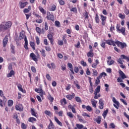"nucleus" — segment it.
Instances as JSON below:
<instances>
[{
  "instance_id": "nucleus-1",
  "label": "nucleus",
  "mask_w": 129,
  "mask_h": 129,
  "mask_svg": "<svg viewBox=\"0 0 129 129\" xmlns=\"http://www.w3.org/2000/svg\"><path fill=\"white\" fill-rule=\"evenodd\" d=\"M13 26V22L12 21L3 22L0 24V32H4L7 31L9 29H11Z\"/></svg>"
},
{
  "instance_id": "nucleus-2",
  "label": "nucleus",
  "mask_w": 129,
  "mask_h": 129,
  "mask_svg": "<svg viewBox=\"0 0 129 129\" xmlns=\"http://www.w3.org/2000/svg\"><path fill=\"white\" fill-rule=\"evenodd\" d=\"M106 44H107V45H109L110 46H113V47H116V45H115V41L114 42L113 40L110 39H103V40H101L100 46L103 49H105V47H106L105 46Z\"/></svg>"
},
{
  "instance_id": "nucleus-3",
  "label": "nucleus",
  "mask_w": 129,
  "mask_h": 129,
  "mask_svg": "<svg viewBox=\"0 0 129 129\" xmlns=\"http://www.w3.org/2000/svg\"><path fill=\"white\" fill-rule=\"evenodd\" d=\"M23 39H24L25 41L24 47L25 50H29V47L28 46L29 43H28V39H27V36H26V35H25V33H24V32H21L19 35V39L16 38L15 39V40L16 42H19L20 40H23Z\"/></svg>"
},
{
  "instance_id": "nucleus-4",
  "label": "nucleus",
  "mask_w": 129,
  "mask_h": 129,
  "mask_svg": "<svg viewBox=\"0 0 129 129\" xmlns=\"http://www.w3.org/2000/svg\"><path fill=\"white\" fill-rule=\"evenodd\" d=\"M124 59V60H126L127 62H129V57L125 56L124 54H122L120 55V57L117 59V63L120 64V67L122 69H124L125 68V66L123 65V63L122 62H124V60H122Z\"/></svg>"
},
{
  "instance_id": "nucleus-5",
  "label": "nucleus",
  "mask_w": 129,
  "mask_h": 129,
  "mask_svg": "<svg viewBox=\"0 0 129 129\" xmlns=\"http://www.w3.org/2000/svg\"><path fill=\"white\" fill-rule=\"evenodd\" d=\"M116 29L117 33H121L123 36H125V28L121 27L120 28V24H117Z\"/></svg>"
},
{
  "instance_id": "nucleus-6",
  "label": "nucleus",
  "mask_w": 129,
  "mask_h": 129,
  "mask_svg": "<svg viewBox=\"0 0 129 129\" xmlns=\"http://www.w3.org/2000/svg\"><path fill=\"white\" fill-rule=\"evenodd\" d=\"M100 92V86H98L94 92V94L95 95L94 97V99H98V98L100 97L101 96L100 94H99L98 95H97V93H99Z\"/></svg>"
},
{
  "instance_id": "nucleus-7",
  "label": "nucleus",
  "mask_w": 129,
  "mask_h": 129,
  "mask_svg": "<svg viewBox=\"0 0 129 129\" xmlns=\"http://www.w3.org/2000/svg\"><path fill=\"white\" fill-rule=\"evenodd\" d=\"M115 44L117 45V47L121 49H124V48H126L127 47V45L125 42H121L118 40H116L115 41Z\"/></svg>"
},
{
  "instance_id": "nucleus-8",
  "label": "nucleus",
  "mask_w": 129,
  "mask_h": 129,
  "mask_svg": "<svg viewBox=\"0 0 129 129\" xmlns=\"http://www.w3.org/2000/svg\"><path fill=\"white\" fill-rule=\"evenodd\" d=\"M46 18L48 21H51L52 22L55 21V18L54 17V15L51 14L49 12H47Z\"/></svg>"
},
{
  "instance_id": "nucleus-9",
  "label": "nucleus",
  "mask_w": 129,
  "mask_h": 129,
  "mask_svg": "<svg viewBox=\"0 0 129 129\" xmlns=\"http://www.w3.org/2000/svg\"><path fill=\"white\" fill-rule=\"evenodd\" d=\"M89 82L90 83V86L89 87V91L91 94L93 93V87L92 86V82L91 81L92 78L90 77H88Z\"/></svg>"
},
{
  "instance_id": "nucleus-10",
  "label": "nucleus",
  "mask_w": 129,
  "mask_h": 129,
  "mask_svg": "<svg viewBox=\"0 0 129 129\" xmlns=\"http://www.w3.org/2000/svg\"><path fill=\"white\" fill-rule=\"evenodd\" d=\"M35 92H37V93H40V96L42 97H43V95H45L46 93H45V91L43 90L42 89H35Z\"/></svg>"
},
{
  "instance_id": "nucleus-11",
  "label": "nucleus",
  "mask_w": 129,
  "mask_h": 129,
  "mask_svg": "<svg viewBox=\"0 0 129 129\" xmlns=\"http://www.w3.org/2000/svg\"><path fill=\"white\" fill-rule=\"evenodd\" d=\"M8 42H9V38L8 35H6L3 40V45L4 48H6V47H7V45H8Z\"/></svg>"
},
{
  "instance_id": "nucleus-12",
  "label": "nucleus",
  "mask_w": 129,
  "mask_h": 129,
  "mask_svg": "<svg viewBox=\"0 0 129 129\" xmlns=\"http://www.w3.org/2000/svg\"><path fill=\"white\" fill-rule=\"evenodd\" d=\"M112 101L114 103H115L113 104V106H114V107L116 108V109H118V107H119V102L116 101V99L114 97H113Z\"/></svg>"
},
{
  "instance_id": "nucleus-13",
  "label": "nucleus",
  "mask_w": 129,
  "mask_h": 129,
  "mask_svg": "<svg viewBox=\"0 0 129 129\" xmlns=\"http://www.w3.org/2000/svg\"><path fill=\"white\" fill-rule=\"evenodd\" d=\"M101 17L102 26H105V23H106V17L103 15H100Z\"/></svg>"
},
{
  "instance_id": "nucleus-14",
  "label": "nucleus",
  "mask_w": 129,
  "mask_h": 129,
  "mask_svg": "<svg viewBox=\"0 0 129 129\" xmlns=\"http://www.w3.org/2000/svg\"><path fill=\"white\" fill-rule=\"evenodd\" d=\"M31 113L33 116H34L36 118H38L39 115L38 114L37 112H36V111H35V109L34 108L31 109Z\"/></svg>"
},
{
  "instance_id": "nucleus-15",
  "label": "nucleus",
  "mask_w": 129,
  "mask_h": 129,
  "mask_svg": "<svg viewBox=\"0 0 129 129\" xmlns=\"http://www.w3.org/2000/svg\"><path fill=\"white\" fill-rule=\"evenodd\" d=\"M15 108L16 110H19V111H23V110H24L23 105L21 104H18V105H16Z\"/></svg>"
},
{
  "instance_id": "nucleus-16",
  "label": "nucleus",
  "mask_w": 129,
  "mask_h": 129,
  "mask_svg": "<svg viewBox=\"0 0 129 129\" xmlns=\"http://www.w3.org/2000/svg\"><path fill=\"white\" fill-rule=\"evenodd\" d=\"M30 58H32V60L33 61H35V62H38V58H37V55L35 54L34 53H31L30 54Z\"/></svg>"
},
{
  "instance_id": "nucleus-17",
  "label": "nucleus",
  "mask_w": 129,
  "mask_h": 129,
  "mask_svg": "<svg viewBox=\"0 0 129 129\" xmlns=\"http://www.w3.org/2000/svg\"><path fill=\"white\" fill-rule=\"evenodd\" d=\"M119 74L120 77H121L122 80H123V79H125V78H126V76H125V74H124V73L122 72L121 70L119 71Z\"/></svg>"
},
{
  "instance_id": "nucleus-18",
  "label": "nucleus",
  "mask_w": 129,
  "mask_h": 129,
  "mask_svg": "<svg viewBox=\"0 0 129 129\" xmlns=\"http://www.w3.org/2000/svg\"><path fill=\"white\" fill-rule=\"evenodd\" d=\"M67 99L69 100H72L74 97H75V93H72L71 94H69L66 96Z\"/></svg>"
},
{
  "instance_id": "nucleus-19",
  "label": "nucleus",
  "mask_w": 129,
  "mask_h": 129,
  "mask_svg": "<svg viewBox=\"0 0 129 129\" xmlns=\"http://www.w3.org/2000/svg\"><path fill=\"white\" fill-rule=\"evenodd\" d=\"M99 108L100 109H102L104 107V103H103V100L102 99H100L99 100Z\"/></svg>"
},
{
  "instance_id": "nucleus-20",
  "label": "nucleus",
  "mask_w": 129,
  "mask_h": 129,
  "mask_svg": "<svg viewBox=\"0 0 129 129\" xmlns=\"http://www.w3.org/2000/svg\"><path fill=\"white\" fill-rule=\"evenodd\" d=\"M15 71L13 70H11L10 72L8 73L7 75V77L8 78H10V77H12V76H15Z\"/></svg>"
},
{
  "instance_id": "nucleus-21",
  "label": "nucleus",
  "mask_w": 129,
  "mask_h": 129,
  "mask_svg": "<svg viewBox=\"0 0 129 129\" xmlns=\"http://www.w3.org/2000/svg\"><path fill=\"white\" fill-rule=\"evenodd\" d=\"M28 121L29 122H31L32 123H34V122H36L37 121V119L34 117H30L28 118Z\"/></svg>"
},
{
  "instance_id": "nucleus-22",
  "label": "nucleus",
  "mask_w": 129,
  "mask_h": 129,
  "mask_svg": "<svg viewBox=\"0 0 129 129\" xmlns=\"http://www.w3.org/2000/svg\"><path fill=\"white\" fill-rule=\"evenodd\" d=\"M50 123L48 126V129H55V127H54V124H53V122H52V120L51 119L49 120Z\"/></svg>"
},
{
  "instance_id": "nucleus-23",
  "label": "nucleus",
  "mask_w": 129,
  "mask_h": 129,
  "mask_svg": "<svg viewBox=\"0 0 129 129\" xmlns=\"http://www.w3.org/2000/svg\"><path fill=\"white\" fill-rule=\"evenodd\" d=\"M94 54L93 53V50H90L87 53V57H91V58L93 57Z\"/></svg>"
},
{
  "instance_id": "nucleus-24",
  "label": "nucleus",
  "mask_w": 129,
  "mask_h": 129,
  "mask_svg": "<svg viewBox=\"0 0 129 129\" xmlns=\"http://www.w3.org/2000/svg\"><path fill=\"white\" fill-rule=\"evenodd\" d=\"M28 5V2H21L20 3V9H24V8H25V7H26V6H27Z\"/></svg>"
},
{
  "instance_id": "nucleus-25",
  "label": "nucleus",
  "mask_w": 129,
  "mask_h": 129,
  "mask_svg": "<svg viewBox=\"0 0 129 129\" xmlns=\"http://www.w3.org/2000/svg\"><path fill=\"white\" fill-rule=\"evenodd\" d=\"M83 15L84 17V20H88V21L89 20V16H88V12L87 11H85Z\"/></svg>"
},
{
  "instance_id": "nucleus-26",
  "label": "nucleus",
  "mask_w": 129,
  "mask_h": 129,
  "mask_svg": "<svg viewBox=\"0 0 129 129\" xmlns=\"http://www.w3.org/2000/svg\"><path fill=\"white\" fill-rule=\"evenodd\" d=\"M17 87L20 91H21V92H23V93H26V90H24V89H23V86L22 85L18 84Z\"/></svg>"
},
{
  "instance_id": "nucleus-27",
  "label": "nucleus",
  "mask_w": 129,
  "mask_h": 129,
  "mask_svg": "<svg viewBox=\"0 0 129 129\" xmlns=\"http://www.w3.org/2000/svg\"><path fill=\"white\" fill-rule=\"evenodd\" d=\"M68 108L71 109L73 113H76V110H75V108L74 107V106H72V105H69Z\"/></svg>"
},
{
  "instance_id": "nucleus-28",
  "label": "nucleus",
  "mask_w": 129,
  "mask_h": 129,
  "mask_svg": "<svg viewBox=\"0 0 129 129\" xmlns=\"http://www.w3.org/2000/svg\"><path fill=\"white\" fill-rule=\"evenodd\" d=\"M95 21L96 24H99L100 22V19H99V16L98 14H96L95 15Z\"/></svg>"
},
{
  "instance_id": "nucleus-29",
  "label": "nucleus",
  "mask_w": 129,
  "mask_h": 129,
  "mask_svg": "<svg viewBox=\"0 0 129 129\" xmlns=\"http://www.w3.org/2000/svg\"><path fill=\"white\" fill-rule=\"evenodd\" d=\"M38 9L40 12L42 13V15H46V14H47L46 10H45V9L43 8L42 7H39Z\"/></svg>"
},
{
  "instance_id": "nucleus-30",
  "label": "nucleus",
  "mask_w": 129,
  "mask_h": 129,
  "mask_svg": "<svg viewBox=\"0 0 129 129\" xmlns=\"http://www.w3.org/2000/svg\"><path fill=\"white\" fill-rule=\"evenodd\" d=\"M91 102L92 103V105H93V107L96 108V104L97 103V101H96L94 99L91 100Z\"/></svg>"
},
{
  "instance_id": "nucleus-31",
  "label": "nucleus",
  "mask_w": 129,
  "mask_h": 129,
  "mask_svg": "<svg viewBox=\"0 0 129 129\" xmlns=\"http://www.w3.org/2000/svg\"><path fill=\"white\" fill-rule=\"evenodd\" d=\"M31 6H28V9L25 8L24 9L23 12L24 13V14H27L28 13H29V12H30V11H31Z\"/></svg>"
},
{
  "instance_id": "nucleus-32",
  "label": "nucleus",
  "mask_w": 129,
  "mask_h": 129,
  "mask_svg": "<svg viewBox=\"0 0 129 129\" xmlns=\"http://www.w3.org/2000/svg\"><path fill=\"white\" fill-rule=\"evenodd\" d=\"M47 98L48 100H49L50 102H51V103H53V101H54V98L50 94H48Z\"/></svg>"
},
{
  "instance_id": "nucleus-33",
  "label": "nucleus",
  "mask_w": 129,
  "mask_h": 129,
  "mask_svg": "<svg viewBox=\"0 0 129 129\" xmlns=\"http://www.w3.org/2000/svg\"><path fill=\"white\" fill-rule=\"evenodd\" d=\"M54 120L55 121L59 124V125H60V126H62V122H61V121H60L59 120V119H58V118H57V117L54 116Z\"/></svg>"
},
{
  "instance_id": "nucleus-34",
  "label": "nucleus",
  "mask_w": 129,
  "mask_h": 129,
  "mask_svg": "<svg viewBox=\"0 0 129 129\" xmlns=\"http://www.w3.org/2000/svg\"><path fill=\"white\" fill-rule=\"evenodd\" d=\"M14 104V101L13 100H9L8 101V106H13Z\"/></svg>"
},
{
  "instance_id": "nucleus-35",
  "label": "nucleus",
  "mask_w": 129,
  "mask_h": 129,
  "mask_svg": "<svg viewBox=\"0 0 129 129\" xmlns=\"http://www.w3.org/2000/svg\"><path fill=\"white\" fill-rule=\"evenodd\" d=\"M66 38H67V34H64L62 36V41H63L64 44H67V39H66Z\"/></svg>"
},
{
  "instance_id": "nucleus-36",
  "label": "nucleus",
  "mask_w": 129,
  "mask_h": 129,
  "mask_svg": "<svg viewBox=\"0 0 129 129\" xmlns=\"http://www.w3.org/2000/svg\"><path fill=\"white\" fill-rule=\"evenodd\" d=\"M30 46L31 47V48L33 49V50H36V48L35 47V43L33 42V41L30 42Z\"/></svg>"
},
{
  "instance_id": "nucleus-37",
  "label": "nucleus",
  "mask_w": 129,
  "mask_h": 129,
  "mask_svg": "<svg viewBox=\"0 0 129 129\" xmlns=\"http://www.w3.org/2000/svg\"><path fill=\"white\" fill-rule=\"evenodd\" d=\"M43 22V19H42V17H39L36 20V23H38V24H41Z\"/></svg>"
},
{
  "instance_id": "nucleus-38",
  "label": "nucleus",
  "mask_w": 129,
  "mask_h": 129,
  "mask_svg": "<svg viewBox=\"0 0 129 129\" xmlns=\"http://www.w3.org/2000/svg\"><path fill=\"white\" fill-rule=\"evenodd\" d=\"M107 113H108V109H107L106 110L104 111L102 115L104 118L106 117V115H107Z\"/></svg>"
},
{
  "instance_id": "nucleus-39",
  "label": "nucleus",
  "mask_w": 129,
  "mask_h": 129,
  "mask_svg": "<svg viewBox=\"0 0 129 129\" xmlns=\"http://www.w3.org/2000/svg\"><path fill=\"white\" fill-rule=\"evenodd\" d=\"M96 122L98 124H100V123L101 122V116H98V117L96 118Z\"/></svg>"
},
{
  "instance_id": "nucleus-40",
  "label": "nucleus",
  "mask_w": 129,
  "mask_h": 129,
  "mask_svg": "<svg viewBox=\"0 0 129 129\" xmlns=\"http://www.w3.org/2000/svg\"><path fill=\"white\" fill-rule=\"evenodd\" d=\"M46 51H45V49H42L41 50H40V53L41 54V55L42 57H46Z\"/></svg>"
},
{
  "instance_id": "nucleus-41",
  "label": "nucleus",
  "mask_w": 129,
  "mask_h": 129,
  "mask_svg": "<svg viewBox=\"0 0 129 129\" xmlns=\"http://www.w3.org/2000/svg\"><path fill=\"white\" fill-rule=\"evenodd\" d=\"M44 113L45 114H46V115H48V116H50V115H52V113L51 112V111L49 110L44 111Z\"/></svg>"
},
{
  "instance_id": "nucleus-42",
  "label": "nucleus",
  "mask_w": 129,
  "mask_h": 129,
  "mask_svg": "<svg viewBox=\"0 0 129 129\" xmlns=\"http://www.w3.org/2000/svg\"><path fill=\"white\" fill-rule=\"evenodd\" d=\"M60 102H61L62 105H63H63H66V104H67V101H66V99H65V98H63L60 101Z\"/></svg>"
},
{
  "instance_id": "nucleus-43",
  "label": "nucleus",
  "mask_w": 129,
  "mask_h": 129,
  "mask_svg": "<svg viewBox=\"0 0 129 129\" xmlns=\"http://www.w3.org/2000/svg\"><path fill=\"white\" fill-rule=\"evenodd\" d=\"M48 29H49V27L48 26V22H45L44 23V30L45 31H48Z\"/></svg>"
},
{
  "instance_id": "nucleus-44",
  "label": "nucleus",
  "mask_w": 129,
  "mask_h": 129,
  "mask_svg": "<svg viewBox=\"0 0 129 129\" xmlns=\"http://www.w3.org/2000/svg\"><path fill=\"white\" fill-rule=\"evenodd\" d=\"M56 5H53L51 6V8L50 11V12H54V11H56Z\"/></svg>"
},
{
  "instance_id": "nucleus-45",
  "label": "nucleus",
  "mask_w": 129,
  "mask_h": 129,
  "mask_svg": "<svg viewBox=\"0 0 129 129\" xmlns=\"http://www.w3.org/2000/svg\"><path fill=\"white\" fill-rule=\"evenodd\" d=\"M68 116H69L71 118H73L74 117V115L71 112H69L67 113Z\"/></svg>"
},
{
  "instance_id": "nucleus-46",
  "label": "nucleus",
  "mask_w": 129,
  "mask_h": 129,
  "mask_svg": "<svg viewBox=\"0 0 129 129\" xmlns=\"http://www.w3.org/2000/svg\"><path fill=\"white\" fill-rule=\"evenodd\" d=\"M28 127V125L25 124V123H21V128L22 129H26Z\"/></svg>"
},
{
  "instance_id": "nucleus-47",
  "label": "nucleus",
  "mask_w": 129,
  "mask_h": 129,
  "mask_svg": "<svg viewBox=\"0 0 129 129\" xmlns=\"http://www.w3.org/2000/svg\"><path fill=\"white\" fill-rule=\"evenodd\" d=\"M118 17L120 18V19H121V20H123V19H125V15H122L121 13H119L118 14Z\"/></svg>"
},
{
  "instance_id": "nucleus-48",
  "label": "nucleus",
  "mask_w": 129,
  "mask_h": 129,
  "mask_svg": "<svg viewBox=\"0 0 129 129\" xmlns=\"http://www.w3.org/2000/svg\"><path fill=\"white\" fill-rule=\"evenodd\" d=\"M47 38L49 40H53V35H52L51 33L48 34L47 35Z\"/></svg>"
},
{
  "instance_id": "nucleus-49",
  "label": "nucleus",
  "mask_w": 129,
  "mask_h": 129,
  "mask_svg": "<svg viewBox=\"0 0 129 129\" xmlns=\"http://www.w3.org/2000/svg\"><path fill=\"white\" fill-rule=\"evenodd\" d=\"M75 99H76V101L77 102H79L80 103L82 102V101L81 100V99L80 98V97H75Z\"/></svg>"
},
{
  "instance_id": "nucleus-50",
  "label": "nucleus",
  "mask_w": 129,
  "mask_h": 129,
  "mask_svg": "<svg viewBox=\"0 0 129 129\" xmlns=\"http://www.w3.org/2000/svg\"><path fill=\"white\" fill-rule=\"evenodd\" d=\"M31 71L33 72V73H36L37 72V69L34 66H31Z\"/></svg>"
},
{
  "instance_id": "nucleus-51",
  "label": "nucleus",
  "mask_w": 129,
  "mask_h": 129,
  "mask_svg": "<svg viewBox=\"0 0 129 129\" xmlns=\"http://www.w3.org/2000/svg\"><path fill=\"white\" fill-rule=\"evenodd\" d=\"M70 11L73 13H77V8L76 7L70 9Z\"/></svg>"
},
{
  "instance_id": "nucleus-52",
  "label": "nucleus",
  "mask_w": 129,
  "mask_h": 129,
  "mask_svg": "<svg viewBox=\"0 0 129 129\" xmlns=\"http://www.w3.org/2000/svg\"><path fill=\"white\" fill-rule=\"evenodd\" d=\"M100 84V79H98V78H96V81H95V84L96 85H98V84Z\"/></svg>"
},
{
  "instance_id": "nucleus-53",
  "label": "nucleus",
  "mask_w": 129,
  "mask_h": 129,
  "mask_svg": "<svg viewBox=\"0 0 129 129\" xmlns=\"http://www.w3.org/2000/svg\"><path fill=\"white\" fill-rule=\"evenodd\" d=\"M77 117H78V119H79V121H80V122H83V119H82V116H81L79 115H78Z\"/></svg>"
},
{
  "instance_id": "nucleus-54",
  "label": "nucleus",
  "mask_w": 129,
  "mask_h": 129,
  "mask_svg": "<svg viewBox=\"0 0 129 129\" xmlns=\"http://www.w3.org/2000/svg\"><path fill=\"white\" fill-rule=\"evenodd\" d=\"M81 64L84 66V67H86V66H87V63L86 62L84 61V60H82L81 61Z\"/></svg>"
},
{
  "instance_id": "nucleus-55",
  "label": "nucleus",
  "mask_w": 129,
  "mask_h": 129,
  "mask_svg": "<svg viewBox=\"0 0 129 129\" xmlns=\"http://www.w3.org/2000/svg\"><path fill=\"white\" fill-rule=\"evenodd\" d=\"M35 39H36L37 45H40V38H39V37L36 36L35 37Z\"/></svg>"
},
{
  "instance_id": "nucleus-56",
  "label": "nucleus",
  "mask_w": 129,
  "mask_h": 129,
  "mask_svg": "<svg viewBox=\"0 0 129 129\" xmlns=\"http://www.w3.org/2000/svg\"><path fill=\"white\" fill-rule=\"evenodd\" d=\"M124 13L125 15H128L129 14V10L127 9L126 7H125V10H124Z\"/></svg>"
},
{
  "instance_id": "nucleus-57",
  "label": "nucleus",
  "mask_w": 129,
  "mask_h": 129,
  "mask_svg": "<svg viewBox=\"0 0 129 129\" xmlns=\"http://www.w3.org/2000/svg\"><path fill=\"white\" fill-rule=\"evenodd\" d=\"M97 74H98L97 71L96 70H93V75L94 76H97Z\"/></svg>"
},
{
  "instance_id": "nucleus-58",
  "label": "nucleus",
  "mask_w": 129,
  "mask_h": 129,
  "mask_svg": "<svg viewBox=\"0 0 129 129\" xmlns=\"http://www.w3.org/2000/svg\"><path fill=\"white\" fill-rule=\"evenodd\" d=\"M36 31L38 34H41V28L39 27H36Z\"/></svg>"
},
{
  "instance_id": "nucleus-59",
  "label": "nucleus",
  "mask_w": 129,
  "mask_h": 129,
  "mask_svg": "<svg viewBox=\"0 0 129 129\" xmlns=\"http://www.w3.org/2000/svg\"><path fill=\"white\" fill-rule=\"evenodd\" d=\"M55 25L56 26V27H57L58 28H60V22L58 21H55Z\"/></svg>"
},
{
  "instance_id": "nucleus-60",
  "label": "nucleus",
  "mask_w": 129,
  "mask_h": 129,
  "mask_svg": "<svg viewBox=\"0 0 129 129\" xmlns=\"http://www.w3.org/2000/svg\"><path fill=\"white\" fill-rule=\"evenodd\" d=\"M57 44L58 45H59V46H63V40H58V42H57Z\"/></svg>"
},
{
  "instance_id": "nucleus-61",
  "label": "nucleus",
  "mask_w": 129,
  "mask_h": 129,
  "mask_svg": "<svg viewBox=\"0 0 129 129\" xmlns=\"http://www.w3.org/2000/svg\"><path fill=\"white\" fill-rule=\"evenodd\" d=\"M86 109L88 111H91V110H92V108L90 106L88 105L86 106Z\"/></svg>"
},
{
  "instance_id": "nucleus-62",
  "label": "nucleus",
  "mask_w": 129,
  "mask_h": 129,
  "mask_svg": "<svg viewBox=\"0 0 129 129\" xmlns=\"http://www.w3.org/2000/svg\"><path fill=\"white\" fill-rule=\"evenodd\" d=\"M77 127L79 129H82V128H83L84 126L82 124H77Z\"/></svg>"
},
{
  "instance_id": "nucleus-63",
  "label": "nucleus",
  "mask_w": 129,
  "mask_h": 129,
  "mask_svg": "<svg viewBox=\"0 0 129 129\" xmlns=\"http://www.w3.org/2000/svg\"><path fill=\"white\" fill-rule=\"evenodd\" d=\"M46 79H47V80H48L49 81H51V76H50V75L47 74L46 76Z\"/></svg>"
},
{
  "instance_id": "nucleus-64",
  "label": "nucleus",
  "mask_w": 129,
  "mask_h": 129,
  "mask_svg": "<svg viewBox=\"0 0 129 129\" xmlns=\"http://www.w3.org/2000/svg\"><path fill=\"white\" fill-rule=\"evenodd\" d=\"M75 47L76 48H80V41H78L77 44L75 45Z\"/></svg>"
}]
</instances>
